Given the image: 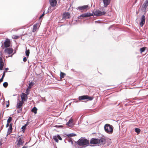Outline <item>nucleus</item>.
I'll return each instance as SVG.
<instances>
[{
    "label": "nucleus",
    "mask_w": 148,
    "mask_h": 148,
    "mask_svg": "<svg viewBox=\"0 0 148 148\" xmlns=\"http://www.w3.org/2000/svg\"><path fill=\"white\" fill-rule=\"evenodd\" d=\"M27 58L26 57H24L23 58V61L24 62H25L26 61H27Z\"/></svg>",
    "instance_id": "nucleus-43"
},
{
    "label": "nucleus",
    "mask_w": 148,
    "mask_h": 148,
    "mask_svg": "<svg viewBox=\"0 0 148 148\" xmlns=\"http://www.w3.org/2000/svg\"><path fill=\"white\" fill-rule=\"evenodd\" d=\"M93 15L97 16H102L104 15L106 12L104 11L101 12L99 10H96L93 13Z\"/></svg>",
    "instance_id": "nucleus-3"
},
{
    "label": "nucleus",
    "mask_w": 148,
    "mask_h": 148,
    "mask_svg": "<svg viewBox=\"0 0 148 148\" xmlns=\"http://www.w3.org/2000/svg\"><path fill=\"white\" fill-rule=\"evenodd\" d=\"M65 74L64 73L61 72L60 74V77L61 78H62L64 77V76L65 75Z\"/></svg>",
    "instance_id": "nucleus-26"
},
{
    "label": "nucleus",
    "mask_w": 148,
    "mask_h": 148,
    "mask_svg": "<svg viewBox=\"0 0 148 148\" xmlns=\"http://www.w3.org/2000/svg\"><path fill=\"white\" fill-rule=\"evenodd\" d=\"M37 25L35 24L34 25L33 29V32H35L37 30Z\"/></svg>",
    "instance_id": "nucleus-23"
},
{
    "label": "nucleus",
    "mask_w": 148,
    "mask_h": 148,
    "mask_svg": "<svg viewBox=\"0 0 148 148\" xmlns=\"http://www.w3.org/2000/svg\"><path fill=\"white\" fill-rule=\"evenodd\" d=\"M21 97V99H22V101H25L26 100H27V99H25V98H24V97Z\"/></svg>",
    "instance_id": "nucleus-44"
},
{
    "label": "nucleus",
    "mask_w": 148,
    "mask_h": 148,
    "mask_svg": "<svg viewBox=\"0 0 148 148\" xmlns=\"http://www.w3.org/2000/svg\"><path fill=\"white\" fill-rule=\"evenodd\" d=\"M10 41L9 40H6L4 42V47L5 48L10 47Z\"/></svg>",
    "instance_id": "nucleus-12"
},
{
    "label": "nucleus",
    "mask_w": 148,
    "mask_h": 148,
    "mask_svg": "<svg viewBox=\"0 0 148 148\" xmlns=\"http://www.w3.org/2000/svg\"><path fill=\"white\" fill-rule=\"evenodd\" d=\"M57 136L58 137V139H59L60 140H62V138H61V137L59 135H58Z\"/></svg>",
    "instance_id": "nucleus-38"
},
{
    "label": "nucleus",
    "mask_w": 148,
    "mask_h": 148,
    "mask_svg": "<svg viewBox=\"0 0 148 148\" xmlns=\"http://www.w3.org/2000/svg\"><path fill=\"white\" fill-rule=\"evenodd\" d=\"M21 97H23L24 98L27 97V95L24 93H22V96Z\"/></svg>",
    "instance_id": "nucleus-33"
},
{
    "label": "nucleus",
    "mask_w": 148,
    "mask_h": 148,
    "mask_svg": "<svg viewBox=\"0 0 148 148\" xmlns=\"http://www.w3.org/2000/svg\"><path fill=\"white\" fill-rule=\"evenodd\" d=\"M45 11L40 16V18L42 17L45 15Z\"/></svg>",
    "instance_id": "nucleus-42"
},
{
    "label": "nucleus",
    "mask_w": 148,
    "mask_h": 148,
    "mask_svg": "<svg viewBox=\"0 0 148 148\" xmlns=\"http://www.w3.org/2000/svg\"><path fill=\"white\" fill-rule=\"evenodd\" d=\"M77 144L80 146H83L89 144V141L86 139L81 138L77 141Z\"/></svg>",
    "instance_id": "nucleus-2"
},
{
    "label": "nucleus",
    "mask_w": 148,
    "mask_h": 148,
    "mask_svg": "<svg viewBox=\"0 0 148 148\" xmlns=\"http://www.w3.org/2000/svg\"><path fill=\"white\" fill-rule=\"evenodd\" d=\"M17 141L18 142L17 146L18 147H19L21 145H22L24 143L22 137L20 138L18 140H17Z\"/></svg>",
    "instance_id": "nucleus-8"
},
{
    "label": "nucleus",
    "mask_w": 148,
    "mask_h": 148,
    "mask_svg": "<svg viewBox=\"0 0 148 148\" xmlns=\"http://www.w3.org/2000/svg\"><path fill=\"white\" fill-rule=\"evenodd\" d=\"M3 80H2V79H0V83L2 82L3 81Z\"/></svg>",
    "instance_id": "nucleus-46"
},
{
    "label": "nucleus",
    "mask_w": 148,
    "mask_h": 148,
    "mask_svg": "<svg viewBox=\"0 0 148 148\" xmlns=\"http://www.w3.org/2000/svg\"><path fill=\"white\" fill-rule=\"evenodd\" d=\"M13 49L10 48L6 49L4 50L5 52V53L9 54L12 53L13 52Z\"/></svg>",
    "instance_id": "nucleus-11"
},
{
    "label": "nucleus",
    "mask_w": 148,
    "mask_h": 148,
    "mask_svg": "<svg viewBox=\"0 0 148 148\" xmlns=\"http://www.w3.org/2000/svg\"><path fill=\"white\" fill-rule=\"evenodd\" d=\"M73 120L71 119H70L69 121L66 123V125L69 126H71L73 125Z\"/></svg>",
    "instance_id": "nucleus-18"
},
{
    "label": "nucleus",
    "mask_w": 148,
    "mask_h": 148,
    "mask_svg": "<svg viewBox=\"0 0 148 148\" xmlns=\"http://www.w3.org/2000/svg\"><path fill=\"white\" fill-rule=\"evenodd\" d=\"M93 99V97L88 96L87 95L80 96L78 97L79 100L88 99V100H92Z\"/></svg>",
    "instance_id": "nucleus-4"
},
{
    "label": "nucleus",
    "mask_w": 148,
    "mask_h": 148,
    "mask_svg": "<svg viewBox=\"0 0 148 148\" xmlns=\"http://www.w3.org/2000/svg\"><path fill=\"white\" fill-rule=\"evenodd\" d=\"M12 120V118L11 117H9L7 120V123H10V122Z\"/></svg>",
    "instance_id": "nucleus-28"
},
{
    "label": "nucleus",
    "mask_w": 148,
    "mask_h": 148,
    "mask_svg": "<svg viewBox=\"0 0 148 148\" xmlns=\"http://www.w3.org/2000/svg\"><path fill=\"white\" fill-rule=\"evenodd\" d=\"M135 131L138 134L140 132V130L139 128H136L135 129Z\"/></svg>",
    "instance_id": "nucleus-30"
},
{
    "label": "nucleus",
    "mask_w": 148,
    "mask_h": 148,
    "mask_svg": "<svg viewBox=\"0 0 148 148\" xmlns=\"http://www.w3.org/2000/svg\"><path fill=\"white\" fill-rule=\"evenodd\" d=\"M8 83L6 82H4L3 84V86L5 88H6L8 86Z\"/></svg>",
    "instance_id": "nucleus-29"
},
{
    "label": "nucleus",
    "mask_w": 148,
    "mask_h": 148,
    "mask_svg": "<svg viewBox=\"0 0 148 148\" xmlns=\"http://www.w3.org/2000/svg\"><path fill=\"white\" fill-rule=\"evenodd\" d=\"M104 128L105 131L107 133L112 134L113 132V126L109 124H106L104 126Z\"/></svg>",
    "instance_id": "nucleus-1"
},
{
    "label": "nucleus",
    "mask_w": 148,
    "mask_h": 148,
    "mask_svg": "<svg viewBox=\"0 0 148 148\" xmlns=\"http://www.w3.org/2000/svg\"><path fill=\"white\" fill-rule=\"evenodd\" d=\"M5 73L4 72L3 74V75L2 76L1 78V79H2V80H3V78H4V77H5Z\"/></svg>",
    "instance_id": "nucleus-40"
},
{
    "label": "nucleus",
    "mask_w": 148,
    "mask_h": 148,
    "mask_svg": "<svg viewBox=\"0 0 148 148\" xmlns=\"http://www.w3.org/2000/svg\"><path fill=\"white\" fill-rule=\"evenodd\" d=\"M88 7V5H85L82 6L78 7L77 9L80 10H82L87 9Z\"/></svg>",
    "instance_id": "nucleus-15"
},
{
    "label": "nucleus",
    "mask_w": 148,
    "mask_h": 148,
    "mask_svg": "<svg viewBox=\"0 0 148 148\" xmlns=\"http://www.w3.org/2000/svg\"><path fill=\"white\" fill-rule=\"evenodd\" d=\"M50 4L52 7H54L56 5L57 1L56 0H49Z\"/></svg>",
    "instance_id": "nucleus-13"
},
{
    "label": "nucleus",
    "mask_w": 148,
    "mask_h": 148,
    "mask_svg": "<svg viewBox=\"0 0 148 148\" xmlns=\"http://www.w3.org/2000/svg\"><path fill=\"white\" fill-rule=\"evenodd\" d=\"M27 146H23L22 148H27Z\"/></svg>",
    "instance_id": "nucleus-47"
},
{
    "label": "nucleus",
    "mask_w": 148,
    "mask_h": 148,
    "mask_svg": "<svg viewBox=\"0 0 148 148\" xmlns=\"http://www.w3.org/2000/svg\"><path fill=\"white\" fill-rule=\"evenodd\" d=\"M3 66V63L2 58L0 57V70H2Z\"/></svg>",
    "instance_id": "nucleus-17"
},
{
    "label": "nucleus",
    "mask_w": 148,
    "mask_h": 148,
    "mask_svg": "<svg viewBox=\"0 0 148 148\" xmlns=\"http://www.w3.org/2000/svg\"><path fill=\"white\" fill-rule=\"evenodd\" d=\"M9 104L6 105V107H8L9 106Z\"/></svg>",
    "instance_id": "nucleus-49"
},
{
    "label": "nucleus",
    "mask_w": 148,
    "mask_h": 148,
    "mask_svg": "<svg viewBox=\"0 0 148 148\" xmlns=\"http://www.w3.org/2000/svg\"><path fill=\"white\" fill-rule=\"evenodd\" d=\"M90 143L91 144H96L98 143V139L93 138L91 139Z\"/></svg>",
    "instance_id": "nucleus-10"
},
{
    "label": "nucleus",
    "mask_w": 148,
    "mask_h": 148,
    "mask_svg": "<svg viewBox=\"0 0 148 148\" xmlns=\"http://www.w3.org/2000/svg\"><path fill=\"white\" fill-rule=\"evenodd\" d=\"M145 17L144 15H142L141 16V21L140 22L139 24L141 27H143L145 23Z\"/></svg>",
    "instance_id": "nucleus-7"
},
{
    "label": "nucleus",
    "mask_w": 148,
    "mask_h": 148,
    "mask_svg": "<svg viewBox=\"0 0 148 148\" xmlns=\"http://www.w3.org/2000/svg\"><path fill=\"white\" fill-rule=\"evenodd\" d=\"M136 1H135V3H136Z\"/></svg>",
    "instance_id": "nucleus-54"
},
{
    "label": "nucleus",
    "mask_w": 148,
    "mask_h": 148,
    "mask_svg": "<svg viewBox=\"0 0 148 148\" xmlns=\"http://www.w3.org/2000/svg\"><path fill=\"white\" fill-rule=\"evenodd\" d=\"M98 143H99L101 145H103L105 143L106 140L104 138H101L98 139Z\"/></svg>",
    "instance_id": "nucleus-14"
},
{
    "label": "nucleus",
    "mask_w": 148,
    "mask_h": 148,
    "mask_svg": "<svg viewBox=\"0 0 148 148\" xmlns=\"http://www.w3.org/2000/svg\"><path fill=\"white\" fill-rule=\"evenodd\" d=\"M66 135L69 137H72L76 135L74 133L69 134H66Z\"/></svg>",
    "instance_id": "nucleus-22"
},
{
    "label": "nucleus",
    "mask_w": 148,
    "mask_h": 148,
    "mask_svg": "<svg viewBox=\"0 0 148 148\" xmlns=\"http://www.w3.org/2000/svg\"><path fill=\"white\" fill-rule=\"evenodd\" d=\"M37 109L35 107H34V108L32 109V111L34 112L35 114H36L37 113Z\"/></svg>",
    "instance_id": "nucleus-21"
},
{
    "label": "nucleus",
    "mask_w": 148,
    "mask_h": 148,
    "mask_svg": "<svg viewBox=\"0 0 148 148\" xmlns=\"http://www.w3.org/2000/svg\"><path fill=\"white\" fill-rule=\"evenodd\" d=\"M146 49V47H145L140 48V53H142Z\"/></svg>",
    "instance_id": "nucleus-24"
},
{
    "label": "nucleus",
    "mask_w": 148,
    "mask_h": 148,
    "mask_svg": "<svg viewBox=\"0 0 148 148\" xmlns=\"http://www.w3.org/2000/svg\"><path fill=\"white\" fill-rule=\"evenodd\" d=\"M26 93L27 94L26 95H27L29 94V91L28 88L26 90Z\"/></svg>",
    "instance_id": "nucleus-39"
},
{
    "label": "nucleus",
    "mask_w": 148,
    "mask_h": 148,
    "mask_svg": "<svg viewBox=\"0 0 148 148\" xmlns=\"http://www.w3.org/2000/svg\"><path fill=\"white\" fill-rule=\"evenodd\" d=\"M51 7H49L48 8V10L46 12V14H47L48 12H51L52 11L53 9H51Z\"/></svg>",
    "instance_id": "nucleus-25"
},
{
    "label": "nucleus",
    "mask_w": 148,
    "mask_h": 148,
    "mask_svg": "<svg viewBox=\"0 0 148 148\" xmlns=\"http://www.w3.org/2000/svg\"><path fill=\"white\" fill-rule=\"evenodd\" d=\"M8 103L9 104V101H8Z\"/></svg>",
    "instance_id": "nucleus-52"
},
{
    "label": "nucleus",
    "mask_w": 148,
    "mask_h": 148,
    "mask_svg": "<svg viewBox=\"0 0 148 148\" xmlns=\"http://www.w3.org/2000/svg\"><path fill=\"white\" fill-rule=\"evenodd\" d=\"M23 103V102L22 101H19V102L17 103V108H21Z\"/></svg>",
    "instance_id": "nucleus-19"
},
{
    "label": "nucleus",
    "mask_w": 148,
    "mask_h": 148,
    "mask_svg": "<svg viewBox=\"0 0 148 148\" xmlns=\"http://www.w3.org/2000/svg\"><path fill=\"white\" fill-rule=\"evenodd\" d=\"M32 83H29V86H28V88L30 89L32 88Z\"/></svg>",
    "instance_id": "nucleus-37"
},
{
    "label": "nucleus",
    "mask_w": 148,
    "mask_h": 148,
    "mask_svg": "<svg viewBox=\"0 0 148 148\" xmlns=\"http://www.w3.org/2000/svg\"><path fill=\"white\" fill-rule=\"evenodd\" d=\"M9 123H7L6 125V127H7L9 125Z\"/></svg>",
    "instance_id": "nucleus-45"
},
{
    "label": "nucleus",
    "mask_w": 148,
    "mask_h": 148,
    "mask_svg": "<svg viewBox=\"0 0 148 148\" xmlns=\"http://www.w3.org/2000/svg\"><path fill=\"white\" fill-rule=\"evenodd\" d=\"M110 0H103L104 6L106 7L110 3Z\"/></svg>",
    "instance_id": "nucleus-16"
},
{
    "label": "nucleus",
    "mask_w": 148,
    "mask_h": 148,
    "mask_svg": "<svg viewBox=\"0 0 148 148\" xmlns=\"http://www.w3.org/2000/svg\"><path fill=\"white\" fill-rule=\"evenodd\" d=\"M28 124H26L25 125L23 126L22 127L21 129H22V130L23 131L24 130H25V129L27 126V125Z\"/></svg>",
    "instance_id": "nucleus-32"
},
{
    "label": "nucleus",
    "mask_w": 148,
    "mask_h": 148,
    "mask_svg": "<svg viewBox=\"0 0 148 148\" xmlns=\"http://www.w3.org/2000/svg\"><path fill=\"white\" fill-rule=\"evenodd\" d=\"M68 141L70 143H71V144L72 145L73 144V141L71 138H70L69 139Z\"/></svg>",
    "instance_id": "nucleus-36"
},
{
    "label": "nucleus",
    "mask_w": 148,
    "mask_h": 148,
    "mask_svg": "<svg viewBox=\"0 0 148 148\" xmlns=\"http://www.w3.org/2000/svg\"><path fill=\"white\" fill-rule=\"evenodd\" d=\"M54 127H58V128H60V127H62V125H56L55 126H54Z\"/></svg>",
    "instance_id": "nucleus-41"
},
{
    "label": "nucleus",
    "mask_w": 148,
    "mask_h": 148,
    "mask_svg": "<svg viewBox=\"0 0 148 148\" xmlns=\"http://www.w3.org/2000/svg\"><path fill=\"white\" fill-rule=\"evenodd\" d=\"M148 6V0H146L143 3L141 7V10L143 12H145L146 8Z\"/></svg>",
    "instance_id": "nucleus-5"
},
{
    "label": "nucleus",
    "mask_w": 148,
    "mask_h": 148,
    "mask_svg": "<svg viewBox=\"0 0 148 148\" xmlns=\"http://www.w3.org/2000/svg\"><path fill=\"white\" fill-rule=\"evenodd\" d=\"M69 105H71V103H69Z\"/></svg>",
    "instance_id": "nucleus-53"
},
{
    "label": "nucleus",
    "mask_w": 148,
    "mask_h": 148,
    "mask_svg": "<svg viewBox=\"0 0 148 148\" xmlns=\"http://www.w3.org/2000/svg\"><path fill=\"white\" fill-rule=\"evenodd\" d=\"M70 17V14L68 12H65L63 14L62 18L63 19H68Z\"/></svg>",
    "instance_id": "nucleus-9"
},
{
    "label": "nucleus",
    "mask_w": 148,
    "mask_h": 148,
    "mask_svg": "<svg viewBox=\"0 0 148 148\" xmlns=\"http://www.w3.org/2000/svg\"><path fill=\"white\" fill-rule=\"evenodd\" d=\"M78 101H74L76 103H77V102H78Z\"/></svg>",
    "instance_id": "nucleus-51"
},
{
    "label": "nucleus",
    "mask_w": 148,
    "mask_h": 148,
    "mask_svg": "<svg viewBox=\"0 0 148 148\" xmlns=\"http://www.w3.org/2000/svg\"><path fill=\"white\" fill-rule=\"evenodd\" d=\"M12 38L14 39H16L18 38V36L15 35H13L12 36Z\"/></svg>",
    "instance_id": "nucleus-35"
},
{
    "label": "nucleus",
    "mask_w": 148,
    "mask_h": 148,
    "mask_svg": "<svg viewBox=\"0 0 148 148\" xmlns=\"http://www.w3.org/2000/svg\"><path fill=\"white\" fill-rule=\"evenodd\" d=\"M26 55L27 56H28L29 54V50H26L25 51Z\"/></svg>",
    "instance_id": "nucleus-31"
},
{
    "label": "nucleus",
    "mask_w": 148,
    "mask_h": 148,
    "mask_svg": "<svg viewBox=\"0 0 148 148\" xmlns=\"http://www.w3.org/2000/svg\"><path fill=\"white\" fill-rule=\"evenodd\" d=\"M53 138L54 139V140L57 143L58 142V140L57 136H53Z\"/></svg>",
    "instance_id": "nucleus-27"
},
{
    "label": "nucleus",
    "mask_w": 148,
    "mask_h": 148,
    "mask_svg": "<svg viewBox=\"0 0 148 148\" xmlns=\"http://www.w3.org/2000/svg\"><path fill=\"white\" fill-rule=\"evenodd\" d=\"M20 136H18V138Z\"/></svg>",
    "instance_id": "nucleus-55"
},
{
    "label": "nucleus",
    "mask_w": 148,
    "mask_h": 148,
    "mask_svg": "<svg viewBox=\"0 0 148 148\" xmlns=\"http://www.w3.org/2000/svg\"><path fill=\"white\" fill-rule=\"evenodd\" d=\"M8 68H6L5 69V70L6 71H8Z\"/></svg>",
    "instance_id": "nucleus-48"
},
{
    "label": "nucleus",
    "mask_w": 148,
    "mask_h": 148,
    "mask_svg": "<svg viewBox=\"0 0 148 148\" xmlns=\"http://www.w3.org/2000/svg\"><path fill=\"white\" fill-rule=\"evenodd\" d=\"M2 143L0 141V146L1 145Z\"/></svg>",
    "instance_id": "nucleus-50"
},
{
    "label": "nucleus",
    "mask_w": 148,
    "mask_h": 148,
    "mask_svg": "<svg viewBox=\"0 0 148 148\" xmlns=\"http://www.w3.org/2000/svg\"><path fill=\"white\" fill-rule=\"evenodd\" d=\"M19 108V109L18 110H17V112L18 113H20L22 111V108L21 107V108Z\"/></svg>",
    "instance_id": "nucleus-34"
},
{
    "label": "nucleus",
    "mask_w": 148,
    "mask_h": 148,
    "mask_svg": "<svg viewBox=\"0 0 148 148\" xmlns=\"http://www.w3.org/2000/svg\"><path fill=\"white\" fill-rule=\"evenodd\" d=\"M93 15V14H92L91 13L89 12H87L86 13H84L83 14L80 16H79L78 17V18L80 19L81 17H88L89 16H92Z\"/></svg>",
    "instance_id": "nucleus-6"
},
{
    "label": "nucleus",
    "mask_w": 148,
    "mask_h": 148,
    "mask_svg": "<svg viewBox=\"0 0 148 148\" xmlns=\"http://www.w3.org/2000/svg\"><path fill=\"white\" fill-rule=\"evenodd\" d=\"M12 123H10L9 125V127L8 129V134H9L10 133L12 132Z\"/></svg>",
    "instance_id": "nucleus-20"
}]
</instances>
